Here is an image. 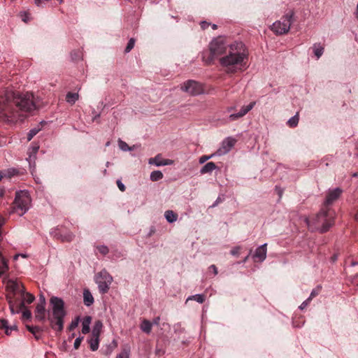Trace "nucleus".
Instances as JSON below:
<instances>
[{
  "label": "nucleus",
  "mask_w": 358,
  "mask_h": 358,
  "mask_svg": "<svg viewBox=\"0 0 358 358\" xmlns=\"http://www.w3.org/2000/svg\"><path fill=\"white\" fill-rule=\"evenodd\" d=\"M248 52L242 42L235 41L229 46V52L220 59V65L227 73L243 71L247 68Z\"/></svg>",
  "instance_id": "nucleus-1"
},
{
  "label": "nucleus",
  "mask_w": 358,
  "mask_h": 358,
  "mask_svg": "<svg viewBox=\"0 0 358 358\" xmlns=\"http://www.w3.org/2000/svg\"><path fill=\"white\" fill-rule=\"evenodd\" d=\"M22 96L19 92L8 90L0 96V119L5 121H21Z\"/></svg>",
  "instance_id": "nucleus-2"
},
{
  "label": "nucleus",
  "mask_w": 358,
  "mask_h": 358,
  "mask_svg": "<svg viewBox=\"0 0 358 358\" xmlns=\"http://www.w3.org/2000/svg\"><path fill=\"white\" fill-rule=\"evenodd\" d=\"M335 217L336 213L334 210L322 207L313 221L306 219V222L309 228L325 233L334 224Z\"/></svg>",
  "instance_id": "nucleus-3"
},
{
  "label": "nucleus",
  "mask_w": 358,
  "mask_h": 358,
  "mask_svg": "<svg viewBox=\"0 0 358 358\" xmlns=\"http://www.w3.org/2000/svg\"><path fill=\"white\" fill-rule=\"evenodd\" d=\"M7 299L12 314H20L22 318V289L15 280H9L6 284Z\"/></svg>",
  "instance_id": "nucleus-4"
},
{
  "label": "nucleus",
  "mask_w": 358,
  "mask_h": 358,
  "mask_svg": "<svg viewBox=\"0 0 358 358\" xmlns=\"http://www.w3.org/2000/svg\"><path fill=\"white\" fill-rule=\"evenodd\" d=\"M50 303L52 306V316L49 317L51 327L55 331H62L64 328V319L66 315L64 302L61 298L52 296Z\"/></svg>",
  "instance_id": "nucleus-5"
},
{
  "label": "nucleus",
  "mask_w": 358,
  "mask_h": 358,
  "mask_svg": "<svg viewBox=\"0 0 358 358\" xmlns=\"http://www.w3.org/2000/svg\"><path fill=\"white\" fill-rule=\"evenodd\" d=\"M294 15L293 10H289L282 16L280 20L275 22L272 24L271 30L279 35L287 33L293 22Z\"/></svg>",
  "instance_id": "nucleus-6"
},
{
  "label": "nucleus",
  "mask_w": 358,
  "mask_h": 358,
  "mask_svg": "<svg viewBox=\"0 0 358 358\" xmlns=\"http://www.w3.org/2000/svg\"><path fill=\"white\" fill-rule=\"evenodd\" d=\"M40 99L35 96L33 93L27 92L24 94V117L27 115H35L40 108Z\"/></svg>",
  "instance_id": "nucleus-7"
},
{
  "label": "nucleus",
  "mask_w": 358,
  "mask_h": 358,
  "mask_svg": "<svg viewBox=\"0 0 358 358\" xmlns=\"http://www.w3.org/2000/svg\"><path fill=\"white\" fill-rule=\"evenodd\" d=\"M209 50L210 53L209 60L212 62L215 57L226 52L227 44L224 39L221 36L213 38L209 43Z\"/></svg>",
  "instance_id": "nucleus-8"
},
{
  "label": "nucleus",
  "mask_w": 358,
  "mask_h": 358,
  "mask_svg": "<svg viewBox=\"0 0 358 358\" xmlns=\"http://www.w3.org/2000/svg\"><path fill=\"white\" fill-rule=\"evenodd\" d=\"M181 90L192 96H198L204 93V86L201 83L188 80L183 83Z\"/></svg>",
  "instance_id": "nucleus-9"
},
{
  "label": "nucleus",
  "mask_w": 358,
  "mask_h": 358,
  "mask_svg": "<svg viewBox=\"0 0 358 358\" xmlns=\"http://www.w3.org/2000/svg\"><path fill=\"white\" fill-rule=\"evenodd\" d=\"M342 194L343 189L340 187L329 189L327 193L322 207L331 209L330 206L339 199Z\"/></svg>",
  "instance_id": "nucleus-10"
},
{
  "label": "nucleus",
  "mask_w": 358,
  "mask_h": 358,
  "mask_svg": "<svg viewBox=\"0 0 358 358\" xmlns=\"http://www.w3.org/2000/svg\"><path fill=\"white\" fill-rule=\"evenodd\" d=\"M255 101H252L248 105L243 106L239 112L230 114L229 117L224 120V124L233 122L243 117L255 107Z\"/></svg>",
  "instance_id": "nucleus-11"
},
{
  "label": "nucleus",
  "mask_w": 358,
  "mask_h": 358,
  "mask_svg": "<svg viewBox=\"0 0 358 358\" xmlns=\"http://www.w3.org/2000/svg\"><path fill=\"white\" fill-rule=\"evenodd\" d=\"M51 236L62 242L72 241L74 235L70 231H64L62 228L57 227L50 231Z\"/></svg>",
  "instance_id": "nucleus-12"
},
{
  "label": "nucleus",
  "mask_w": 358,
  "mask_h": 358,
  "mask_svg": "<svg viewBox=\"0 0 358 358\" xmlns=\"http://www.w3.org/2000/svg\"><path fill=\"white\" fill-rule=\"evenodd\" d=\"M39 150V145L38 143L33 142L31 147L29 148L27 154L28 157L26 160L29 162L31 173L33 174V171L35 169V161L36 159V154Z\"/></svg>",
  "instance_id": "nucleus-13"
},
{
  "label": "nucleus",
  "mask_w": 358,
  "mask_h": 358,
  "mask_svg": "<svg viewBox=\"0 0 358 358\" xmlns=\"http://www.w3.org/2000/svg\"><path fill=\"white\" fill-rule=\"evenodd\" d=\"M236 141L232 137L226 138L222 142L220 148L216 151V155L221 156L228 153L234 146Z\"/></svg>",
  "instance_id": "nucleus-14"
},
{
  "label": "nucleus",
  "mask_w": 358,
  "mask_h": 358,
  "mask_svg": "<svg viewBox=\"0 0 358 358\" xmlns=\"http://www.w3.org/2000/svg\"><path fill=\"white\" fill-rule=\"evenodd\" d=\"M267 243L259 246L252 255V259L255 262H262L266 257Z\"/></svg>",
  "instance_id": "nucleus-15"
},
{
  "label": "nucleus",
  "mask_w": 358,
  "mask_h": 358,
  "mask_svg": "<svg viewBox=\"0 0 358 358\" xmlns=\"http://www.w3.org/2000/svg\"><path fill=\"white\" fill-rule=\"evenodd\" d=\"M108 280L105 282L99 278V276H96V282L98 285L99 291L101 294H103L108 292L110 285L113 281V278H108Z\"/></svg>",
  "instance_id": "nucleus-16"
},
{
  "label": "nucleus",
  "mask_w": 358,
  "mask_h": 358,
  "mask_svg": "<svg viewBox=\"0 0 358 358\" xmlns=\"http://www.w3.org/2000/svg\"><path fill=\"white\" fill-rule=\"evenodd\" d=\"M0 331H3L8 336L11 335L12 331H17V327L16 325L9 326L6 320L0 319Z\"/></svg>",
  "instance_id": "nucleus-17"
},
{
  "label": "nucleus",
  "mask_w": 358,
  "mask_h": 358,
  "mask_svg": "<svg viewBox=\"0 0 358 358\" xmlns=\"http://www.w3.org/2000/svg\"><path fill=\"white\" fill-rule=\"evenodd\" d=\"M19 174V170L14 168L1 170L0 171V181L3 178L11 179L13 176H18Z\"/></svg>",
  "instance_id": "nucleus-18"
},
{
  "label": "nucleus",
  "mask_w": 358,
  "mask_h": 358,
  "mask_svg": "<svg viewBox=\"0 0 358 358\" xmlns=\"http://www.w3.org/2000/svg\"><path fill=\"white\" fill-rule=\"evenodd\" d=\"M44 304L37 303L35 310V318L39 322L45 320V308Z\"/></svg>",
  "instance_id": "nucleus-19"
},
{
  "label": "nucleus",
  "mask_w": 358,
  "mask_h": 358,
  "mask_svg": "<svg viewBox=\"0 0 358 358\" xmlns=\"http://www.w3.org/2000/svg\"><path fill=\"white\" fill-rule=\"evenodd\" d=\"M172 161L170 159H162L159 155H157L155 157L149 159V164H154L157 166L170 165Z\"/></svg>",
  "instance_id": "nucleus-20"
},
{
  "label": "nucleus",
  "mask_w": 358,
  "mask_h": 358,
  "mask_svg": "<svg viewBox=\"0 0 358 358\" xmlns=\"http://www.w3.org/2000/svg\"><path fill=\"white\" fill-rule=\"evenodd\" d=\"M22 191L17 192L16 196L15 201L13 203V212L17 211V210H22V199L21 194Z\"/></svg>",
  "instance_id": "nucleus-21"
},
{
  "label": "nucleus",
  "mask_w": 358,
  "mask_h": 358,
  "mask_svg": "<svg viewBox=\"0 0 358 358\" xmlns=\"http://www.w3.org/2000/svg\"><path fill=\"white\" fill-rule=\"evenodd\" d=\"M217 169V166H216V164L213 162H210L206 163L200 169V173L201 175L206 174V173L210 174L214 170H215Z\"/></svg>",
  "instance_id": "nucleus-22"
},
{
  "label": "nucleus",
  "mask_w": 358,
  "mask_h": 358,
  "mask_svg": "<svg viewBox=\"0 0 358 358\" xmlns=\"http://www.w3.org/2000/svg\"><path fill=\"white\" fill-rule=\"evenodd\" d=\"M83 301L86 306H90L94 303V297L89 289H85L83 291Z\"/></svg>",
  "instance_id": "nucleus-23"
},
{
  "label": "nucleus",
  "mask_w": 358,
  "mask_h": 358,
  "mask_svg": "<svg viewBox=\"0 0 358 358\" xmlns=\"http://www.w3.org/2000/svg\"><path fill=\"white\" fill-rule=\"evenodd\" d=\"M99 337L91 336L87 339V343L90 345V348L92 352L96 351L99 347Z\"/></svg>",
  "instance_id": "nucleus-24"
},
{
  "label": "nucleus",
  "mask_w": 358,
  "mask_h": 358,
  "mask_svg": "<svg viewBox=\"0 0 358 358\" xmlns=\"http://www.w3.org/2000/svg\"><path fill=\"white\" fill-rule=\"evenodd\" d=\"M152 323H151L150 321L148 320L144 319L142 320L141 324H140V329L141 330L147 334H150L152 331Z\"/></svg>",
  "instance_id": "nucleus-25"
},
{
  "label": "nucleus",
  "mask_w": 358,
  "mask_h": 358,
  "mask_svg": "<svg viewBox=\"0 0 358 358\" xmlns=\"http://www.w3.org/2000/svg\"><path fill=\"white\" fill-rule=\"evenodd\" d=\"M102 327H103L102 322L100 320L96 321L93 326L91 336H95V337H99L101 332Z\"/></svg>",
  "instance_id": "nucleus-26"
},
{
  "label": "nucleus",
  "mask_w": 358,
  "mask_h": 358,
  "mask_svg": "<svg viewBox=\"0 0 358 358\" xmlns=\"http://www.w3.org/2000/svg\"><path fill=\"white\" fill-rule=\"evenodd\" d=\"M92 321V317L90 316H86L83 319L82 322V333L83 334H87L90 332V325Z\"/></svg>",
  "instance_id": "nucleus-27"
},
{
  "label": "nucleus",
  "mask_w": 358,
  "mask_h": 358,
  "mask_svg": "<svg viewBox=\"0 0 358 358\" xmlns=\"http://www.w3.org/2000/svg\"><path fill=\"white\" fill-rule=\"evenodd\" d=\"M24 214L27 213V211L31 207V199L30 197L29 192L27 190L24 189Z\"/></svg>",
  "instance_id": "nucleus-28"
},
{
  "label": "nucleus",
  "mask_w": 358,
  "mask_h": 358,
  "mask_svg": "<svg viewBox=\"0 0 358 358\" xmlns=\"http://www.w3.org/2000/svg\"><path fill=\"white\" fill-rule=\"evenodd\" d=\"M312 49L317 59H318L324 53V48L320 43H314Z\"/></svg>",
  "instance_id": "nucleus-29"
},
{
  "label": "nucleus",
  "mask_w": 358,
  "mask_h": 358,
  "mask_svg": "<svg viewBox=\"0 0 358 358\" xmlns=\"http://www.w3.org/2000/svg\"><path fill=\"white\" fill-rule=\"evenodd\" d=\"M164 217L168 222L173 223L178 219V214L174 213L173 210H168L165 211Z\"/></svg>",
  "instance_id": "nucleus-30"
},
{
  "label": "nucleus",
  "mask_w": 358,
  "mask_h": 358,
  "mask_svg": "<svg viewBox=\"0 0 358 358\" xmlns=\"http://www.w3.org/2000/svg\"><path fill=\"white\" fill-rule=\"evenodd\" d=\"M79 99V94L76 92H68L66 95V101L71 105H73Z\"/></svg>",
  "instance_id": "nucleus-31"
},
{
  "label": "nucleus",
  "mask_w": 358,
  "mask_h": 358,
  "mask_svg": "<svg viewBox=\"0 0 358 358\" xmlns=\"http://www.w3.org/2000/svg\"><path fill=\"white\" fill-rule=\"evenodd\" d=\"M299 113H296V115H294L293 117L289 118L288 121L287 122V124L290 128H294L296 127L299 124Z\"/></svg>",
  "instance_id": "nucleus-32"
},
{
  "label": "nucleus",
  "mask_w": 358,
  "mask_h": 358,
  "mask_svg": "<svg viewBox=\"0 0 358 358\" xmlns=\"http://www.w3.org/2000/svg\"><path fill=\"white\" fill-rule=\"evenodd\" d=\"M163 173L160 171H154L151 172L150 178L152 181L156 182L163 178Z\"/></svg>",
  "instance_id": "nucleus-33"
},
{
  "label": "nucleus",
  "mask_w": 358,
  "mask_h": 358,
  "mask_svg": "<svg viewBox=\"0 0 358 358\" xmlns=\"http://www.w3.org/2000/svg\"><path fill=\"white\" fill-rule=\"evenodd\" d=\"M41 130V127L40 125L31 129L27 134V141H31Z\"/></svg>",
  "instance_id": "nucleus-34"
},
{
  "label": "nucleus",
  "mask_w": 358,
  "mask_h": 358,
  "mask_svg": "<svg viewBox=\"0 0 358 358\" xmlns=\"http://www.w3.org/2000/svg\"><path fill=\"white\" fill-rule=\"evenodd\" d=\"M130 348L125 346L122 351L116 356V358H129Z\"/></svg>",
  "instance_id": "nucleus-35"
},
{
  "label": "nucleus",
  "mask_w": 358,
  "mask_h": 358,
  "mask_svg": "<svg viewBox=\"0 0 358 358\" xmlns=\"http://www.w3.org/2000/svg\"><path fill=\"white\" fill-rule=\"evenodd\" d=\"M34 299L35 296L29 292H26L25 289L24 288V304L25 303L28 304L31 303Z\"/></svg>",
  "instance_id": "nucleus-36"
},
{
  "label": "nucleus",
  "mask_w": 358,
  "mask_h": 358,
  "mask_svg": "<svg viewBox=\"0 0 358 358\" xmlns=\"http://www.w3.org/2000/svg\"><path fill=\"white\" fill-rule=\"evenodd\" d=\"M187 300H194L199 303H202L205 301V296L203 294H196L189 296Z\"/></svg>",
  "instance_id": "nucleus-37"
},
{
  "label": "nucleus",
  "mask_w": 358,
  "mask_h": 358,
  "mask_svg": "<svg viewBox=\"0 0 358 358\" xmlns=\"http://www.w3.org/2000/svg\"><path fill=\"white\" fill-rule=\"evenodd\" d=\"M26 328L28 329L29 331H30L36 338L37 337V334L41 332V328L38 326H31V325H26Z\"/></svg>",
  "instance_id": "nucleus-38"
},
{
  "label": "nucleus",
  "mask_w": 358,
  "mask_h": 358,
  "mask_svg": "<svg viewBox=\"0 0 358 358\" xmlns=\"http://www.w3.org/2000/svg\"><path fill=\"white\" fill-rule=\"evenodd\" d=\"M118 145L122 151H129L133 150V148L129 147L126 142L120 139L118 141Z\"/></svg>",
  "instance_id": "nucleus-39"
},
{
  "label": "nucleus",
  "mask_w": 358,
  "mask_h": 358,
  "mask_svg": "<svg viewBox=\"0 0 358 358\" xmlns=\"http://www.w3.org/2000/svg\"><path fill=\"white\" fill-rule=\"evenodd\" d=\"M79 322H80V317H75L71 321V322L70 323V324L68 327L69 331H73V329H75L78 327Z\"/></svg>",
  "instance_id": "nucleus-40"
},
{
  "label": "nucleus",
  "mask_w": 358,
  "mask_h": 358,
  "mask_svg": "<svg viewBox=\"0 0 358 358\" xmlns=\"http://www.w3.org/2000/svg\"><path fill=\"white\" fill-rule=\"evenodd\" d=\"M321 289H322V286H320V285L317 286L315 288H314L311 291L308 299H310V301H311L313 298H315L320 294Z\"/></svg>",
  "instance_id": "nucleus-41"
},
{
  "label": "nucleus",
  "mask_w": 358,
  "mask_h": 358,
  "mask_svg": "<svg viewBox=\"0 0 358 358\" xmlns=\"http://www.w3.org/2000/svg\"><path fill=\"white\" fill-rule=\"evenodd\" d=\"M97 275L99 276V278H101L102 280H104L105 282H107V280H109L108 277L112 278V276L106 270L100 271Z\"/></svg>",
  "instance_id": "nucleus-42"
},
{
  "label": "nucleus",
  "mask_w": 358,
  "mask_h": 358,
  "mask_svg": "<svg viewBox=\"0 0 358 358\" xmlns=\"http://www.w3.org/2000/svg\"><path fill=\"white\" fill-rule=\"evenodd\" d=\"M134 44H135L134 38H130L127 43L126 48H125L124 52L126 53L129 52L134 48Z\"/></svg>",
  "instance_id": "nucleus-43"
},
{
  "label": "nucleus",
  "mask_w": 358,
  "mask_h": 358,
  "mask_svg": "<svg viewBox=\"0 0 358 358\" xmlns=\"http://www.w3.org/2000/svg\"><path fill=\"white\" fill-rule=\"evenodd\" d=\"M96 250L103 255H106L109 252L108 248L104 245L96 246Z\"/></svg>",
  "instance_id": "nucleus-44"
},
{
  "label": "nucleus",
  "mask_w": 358,
  "mask_h": 358,
  "mask_svg": "<svg viewBox=\"0 0 358 358\" xmlns=\"http://www.w3.org/2000/svg\"><path fill=\"white\" fill-rule=\"evenodd\" d=\"M215 155H216V152L211 154L210 155H202L200 157L199 159V164H204L206 162H207L208 159L213 158Z\"/></svg>",
  "instance_id": "nucleus-45"
},
{
  "label": "nucleus",
  "mask_w": 358,
  "mask_h": 358,
  "mask_svg": "<svg viewBox=\"0 0 358 358\" xmlns=\"http://www.w3.org/2000/svg\"><path fill=\"white\" fill-rule=\"evenodd\" d=\"M83 338H84L83 336H78V338H76L74 345H73V347L76 350H77L80 348Z\"/></svg>",
  "instance_id": "nucleus-46"
},
{
  "label": "nucleus",
  "mask_w": 358,
  "mask_h": 358,
  "mask_svg": "<svg viewBox=\"0 0 358 358\" xmlns=\"http://www.w3.org/2000/svg\"><path fill=\"white\" fill-rule=\"evenodd\" d=\"M31 317V312L29 310L28 308H27L25 306H24V319H29Z\"/></svg>",
  "instance_id": "nucleus-47"
},
{
  "label": "nucleus",
  "mask_w": 358,
  "mask_h": 358,
  "mask_svg": "<svg viewBox=\"0 0 358 358\" xmlns=\"http://www.w3.org/2000/svg\"><path fill=\"white\" fill-rule=\"evenodd\" d=\"M240 249V247H235L231 250L230 254L233 256H238L239 255Z\"/></svg>",
  "instance_id": "nucleus-48"
},
{
  "label": "nucleus",
  "mask_w": 358,
  "mask_h": 358,
  "mask_svg": "<svg viewBox=\"0 0 358 358\" xmlns=\"http://www.w3.org/2000/svg\"><path fill=\"white\" fill-rule=\"evenodd\" d=\"M310 299H307L306 300H305L300 306H299V309L300 310H303L310 302Z\"/></svg>",
  "instance_id": "nucleus-49"
},
{
  "label": "nucleus",
  "mask_w": 358,
  "mask_h": 358,
  "mask_svg": "<svg viewBox=\"0 0 358 358\" xmlns=\"http://www.w3.org/2000/svg\"><path fill=\"white\" fill-rule=\"evenodd\" d=\"M35 4L38 7H43V4L45 3V2L49 1L50 0H34Z\"/></svg>",
  "instance_id": "nucleus-50"
},
{
  "label": "nucleus",
  "mask_w": 358,
  "mask_h": 358,
  "mask_svg": "<svg viewBox=\"0 0 358 358\" xmlns=\"http://www.w3.org/2000/svg\"><path fill=\"white\" fill-rule=\"evenodd\" d=\"M200 25H201V28L203 30H205V29H206L210 25V23L207 22L206 21H202L200 23Z\"/></svg>",
  "instance_id": "nucleus-51"
},
{
  "label": "nucleus",
  "mask_w": 358,
  "mask_h": 358,
  "mask_svg": "<svg viewBox=\"0 0 358 358\" xmlns=\"http://www.w3.org/2000/svg\"><path fill=\"white\" fill-rule=\"evenodd\" d=\"M31 19L29 13L27 11H24V22H28Z\"/></svg>",
  "instance_id": "nucleus-52"
},
{
  "label": "nucleus",
  "mask_w": 358,
  "mask_h": 358,
  "mask_svg": "<svg viewBox=\"0 0 358 358\" xmlns=\"http://www.w3.org/2000/svg\"><path fill=\"white\" fill-rule=\"evenodd\" d=\"M117 187L118 188L122 191V192H124L125 190V186L124 185L120 180H118L117 181Z\"/></svg>",
  "instance_id": "nucleus-53"
},
{
  "label": "nucleus",
  "mask_w": 358,
  "mask_h": 358,
  "mask_svg": "<svg viewBox=\"0 0 358 358\" xmlns=\"http://www.w3.org/2000/svg\"><path fill=\"white\" fill-rule=\"evenodd\" d=\"M159 322H160V317L157 316L153 319V320H152V322H151V323H152V325H159Z\"/></svg>",
  "instance_id": "nucleus-54"
},
{
  "label": "nucleus",
  "mask_w": 358,
  "mask_h": 358,
  "mask_svg": "<svg viewBox=\"0 0 358 358\" xmlns=\"http://www.w3.org/2000/svg\"><path fill=\"white\" fill-rule=\"evenodd\" d=\"M209 269H210V270H211V271H213V273H214L215 275H217V267H216V266H215V265H214V264L210 265V266H209Z\"/></svg>",
  "instance_id": "nucleus-55"
},
{
  "label": "nucleus",
  "mask_w": 358,
  "mask_h": 358,
  "mask_svg": "<svg viewBox=\"0 0 358 358\" xmlns=\"http://www.w3.org/2000/svg\"><path fill=\"white\" fill-rule=\"evenodd\" d=\"M38 303L45 305V299L43 294L40 295L39 302Z\"/></svg>",
  "instance_id": "nucleus-56"
},
{
  "label": "nucleus",
  "mask_w": 358,
  "mask_h": 358,
  "mask_svg": "<svg viewBox=\"0 0 358 358\" xmlns=\"http://www.w3.org/2000/svg\"><path fill=\"white\" fill-rule=\"evenodd\" d=\"M235 108H236V107H235V106H230V107H228V108H227V113H230V112H231V111L234 110H235Z\"/></svg>",
  "instance_id": "nucleus-57"
},
{
  "label": "nucleus",
  "mask_w": 358,
  "mask_h": 358,
  "mask_svg": "<svg viewBox=\"0 0 358 358\" xmlns=\"http://www.w3.org/2000/svg\"><path fill=\"white\" fill-rule=\"evenodd\" d=\"M20 256H22V255H21V254H17V255H15L13 257V261L17 260V258H18Z\"/></svg>",
  "instance_id": "nucleus-58"
},
{
  "label": "nucleus",
  "mask_w": 358,
  "mask_h": 358,
  "mask_svg": "<svg viewBox=\"0 0 358 358\" xmlns=\"http://www.w3.org/2000/svg\"><path fill=\"white\" fill-rule=\"evenodd\" d=\"M210 26H211L212 29L214 30L217 29V26L215 24H210Z\"/></svg>",
  "instance_id": "nucleus-59"
},
{
  "label": "nucleus",
  "mask_w": 358,
  "mask_h": 358,
  "mask_svg": "<svg viewBox=\"0 0 358 358\" xmlns=\"http://www.w3.org/2000/svg\"><path fill=\"white\" fill-rule=\"evenodd\" d=\"M75 336H76V334H75V333H72V334L69 336V340H70V339H72L73 338H74V337H75Z\"/></svg>",
  "instance_id": "nucleus-60"
},
{
  "label": "nucleus",
  "mask_w": 358,
  "mask_h": 358,
  "mask_svg": "<svg viewBox=\"0 0 358 358\" xmlns=\"http://www.w3.org/2000/svg\"><path fill=\"white\" fill-rule=\"evenodd\" d=\"M352 176L353 178H357L358 177V172L353 173Z\"/></svg>",
  "instance_id": "nucleus-61"
},
{
  "label": "nucleus",
  "mask_w": 358,
  "mask_h": 358,
  "mask_svg": "<svg viewBox=\"0 0 358 358\" xmlns=\"http://www.w3.org/2000/svg\"><path fill=\"white\" fill-rule=\"evenodd\" d=\"M3 192H4L3 189H0V198H1L3 196Z\"/></svg>",
  "instance_id": "nucleus-62"
},
{
  "label": "nucleus",
  "mask_w": 358,
  "mask_h": 358,
  "mask_svg": "<svg viewBox=\"0 0 358 358\" xmlns=\"http://www.w3.org/2000/svg\"><path fill=\"white\" fill-rule=\"evenodd\" d=\"M357 265H358V262H352L351 263V266H357Z\"/></svg>",
  "instance_id": "nucleus-63"
},
{
  "label": "nucleus",
  "mask_w": 358,
  "mask_h": 358,
  "mask_svg": "<svg viewBox=\"0 0 358 358\" xmlns=\"http://www.w3.org/2000/svg\"><path fill=\"white\" fill-rule=\"evenodd\" d=\"M355 219H356L357 221H358V210H357V212L355 214Z\"/></svg>",
  "instance_id": "nucleus-64"
}]
</instances>
